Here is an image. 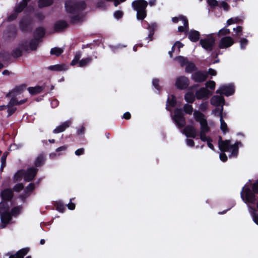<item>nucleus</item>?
I'll return each instance as SVG.
<instances>
[{"mask_svg":"<svg viewBox=\"0 0 258 258\" xmlns=\"http://www.w3.org/2000/svg\"><path fill=\"white\" fill-rule=\"evenodd\" d=\"M13 97L10 100L9 103L8 105H9V106H13L14 105H19L22 104L26 102L27 101V99L22 100L20 101H18L17 99L16 98V96H12Z\"/></svg>","mask_w":258,"mask_h":258,"instance_id":"nucleus-26","label":"nucleus"},{"mask_svg":"<svg viewBox=\"0 0 258 258\" xmlns=\"http://www.w3.org/2000/svg\"><path fill=\"white\" fill-rule=\"evenodd\" d=\"M133 9L137 11V18L143 20L146 16V8L148 3L144 0H136L132 3Z\"/></svg>","mask_w":258,"mask_h":258,"instance_id":"nucleus-5","label":"nucleus"},{"mask_svg":"<svg viewBox=\"0 0 258 258\" xmlns=\"http://www.w3.org/2000/svg\"><path fill=\"white\" fill-rule=\"evenodd\" d=\"M172 21L174 23H177L178 21L182 22L183 26H180L178 28L179 32H186L188 29V20L186 17L183 16H179L178 17H174L172 18Z\"/></svg>","mask_w":258,"mask_h":258,"instance_id":"nucleus-10","label":"nucleus"},{"mask_svg":"<svg viewBox=\"0 0 258 258\" xmlns=\"http://www.w3.org/2000/svg\"><path fill=\"white\" fill-rule=\"evenodd\" d=\"M233 30L236 31L237 36H240L242 35V27L238 26L236 28H234Z\"/></svg>","mask_w":258,"mask_h":258,"instance_id":"nucleus-51","label":"nucleus"},{"mask_svg":"<svg viewBox=\"0 0 258 258\" xmlns=\"http://www.w3.org/2000/svg\"><path fill=\"white\" fill-rule=\"evenodd\" d=\"M29 251L28 248H23L19 250L16 254L11 255L9 258H23Z\"/></svg>","mask_w":258,"mask_h":258,"instance_id":"nucleus-28","label":"nucleus"},{"mask_svg":"<svg viewBox=\"0 0 258 258\" xmlns=\"http://www.w3.org/2000/svg\"><path fill=\"white\" fill-rule=\"evenodd\" d=\"M239 144H240V143L238 142L231 144L229 140L223 141L221 137H220L218 141L219 149L223 152H231L230 157H235L237 156L238 151Z\"/></svg>","mask_w":258,"mask_h":258,"instance_id":"nucleus-3","label":"nucleus"},{"mask_svg":"<svg viewBox=\"0 0 258 258\" xmlns=\"http://www.w3.org/2000/svg\"><path fill=\"white\" fill-rule=\"evenodd\" d=\"M63 51V49L58 47H54L51 49L50 53L51 54L55 55L56 56H58L61 54Z\"/></svg>","mask_w":258,"mask_h":258,"instance_id":"nucleus-38","label":"nucleus"},{"mask_svg":"<svg viewBox=\"0 0 258 258\" xmlns=\"http://www.w3.org/2000/svg\"><path fill=\"white\" fill-rule=\"evenodd\" d=\"M186 67L185 69V71L186 73H191L193 71H194L195 68V64L192 62H189L187 61L186 64H185Z\"/></svg>","mask_w":258,"mask_h":258,"instance_id":"nucleus-39","label":"nucleus"},{"mask_svg":"<svg viewBox=\"0 0 258 258\" xmlns=\"http://www.w3.org/2000/svg\"><path fill=\"white\" fill-rule=\"evenodd\" d=\"M24 187L23 184L18 183L15 185L13 188L14 190L16 191H19L20 190L22 189Z\"/></svg>","mask_w":258,"mask_h":258,"instance_id":"nucleus-50","label":"nucleus"},{"mask_svg":"<svg viewBox=\"0 0 258 258\" xmlns=\"http://www.w3.org/2000/svg\"><path fill=\"white\" fill-rule=\"evenodd\" d=\"M39 43V40L37 39H33L30 41L28 44L24 47V49L26 50H36Z\"/></svg>","mask_w":258,"mask_h":258,"instance_id":"nucleus-22","label":"nucleus"},{"mask_svg":"<svg viewBox=\"0 0 258 258\" xmlns=\"http://www.w3.org/2000/svg\"><path fill=\"white\" fill-rule=\"evenodd\" d=\"M220 6L224 9V10H225L226 11H227L229 9L228 5L227 4V3H226L225 2H222L221 3Z\"/></svg>","mask_w":258,"mask_h":258,"instance_id":"nucleus-57","label":"nucleus"},{"mask_svg":"<svg viewBox=\"0 0 258 258\" xmlns=\"http://www.w3.org/2000/svg\"><path fill=\"white\" fill-rule=\"evenodd\" d=\"M186 144L190 147H193L194 146V141L191 139H187Z\"/></svg>","mask_w":258,"mask_h":258,"instance_id":"nucleus-61","label":"nucleus"},{"mask_svg":"<svg viewBox=\"0 0 258 258\" xmlns=\"http://www.w3.org/2000/svg\"><path fill=\"white\" fill-rule=\"evenodd\" d=\"M68 207L70 210H74L75 208V205L71 201L70 203L68 204Z\"/></svg>","mask_w":258,"mask_h":258,"instance_id":"nucleus-64","label":"nucleus"},{"mask_svg":"<svg viewBox=\"0 0 258 258\" xmlns=\"http://www.w3.org/2000/svg\"><path fill=\"white\" fill-rule=\"evenodd\" d=\"M65 7L69 16L73 22L80 20V12L85 8L84 1L80 0H69L66 2Z\"/></svg>","mask_w":258,"mask_h":258,"instance_id":"nucleus-2","label":"nucleus"},{"mask_svg":"<svg viewBox=\"0 0 258 258\" xmlns=\"http://www.w3.org/2000/svg\"><path fill=\"white\" fill-rule=\"evenodd\" d=\"M1 197L4 200H10L13 197V191L10 189H5L2 192Z\"/></svg>","mask_w":258,"mask_h":258,"instance_id":"nucleus-24","label":"nucleus"},{"mask_svg":"<svg viewBox=\"0 0 258 258\" xmlns=\"http://www.w3.org/2000/svg\"><path fill=\"white\" fill-rule=\"evenodd\" d=\"M230 33V30L226 28H224L219 30L218 33V36H223L229 34Z\"/></svg>","mask_w":258,"mask_h":258,"instance_id":"nucleus-44","label":"nucleus"},{"mask_svg":"<svg viewBox=\"0 0 258 258\" xmlns=\"http://www.w3.org/2000/svg\"><path fill=\"white\" fill-rule=\"evenodd\" d=\"M208 3L211 7H215L218 5V2L216 0H208Z\"/></svg>","mask_w":258,"mask_h":258,"instance_id":"nucleus-54","label":"nucleus"},{"mask_svg":"<svg viewBox=\"0 0 258 258\" xmlns=\"http://www.w3.org/2000/svg\"><path fill=\"white\" fill-rule=\"evenodd\" d=\"M211 95L206 88H202L196 92V97L198 99H207Z\"/></svg>","mask_w":258,"mask_h":258,"instance_id":"nucleus-15","label":"nucleus"},{"mask_svg":"<svg viewBox=\"0 0 258 258\" xmlns=\"http://www.w3.org/2000/svg\"><path fill=\"white\" fill-rule=\"evenodd\" d=\"M22 52L20 48H16L13 50V55L14 57H19L22 55Z\"/></svg>","mask_w":258,"mask_h":258,"instance_id":"nucleus-48","label":"nucleus"},{"mask_svg":"<svg viewBox=\"0 0 258 258\" xmlns=\"http://www.w3.org/2000/svg\"><path fill=\"white\" fill-rule=\"evenodd\" d=\"M223 106H222L220 108H216L213 111V113L215 116H219L220 118L221 116H223Z\"/></svg>","mask_w":258,"mask_h":258,"instance_id":"nucleus-43","label":"nucleus"},{"mask_svg":"<svg viewBox=\"0 0 258 258\" xmlns=\"http://www.w3.org/2000/svg\"><path fill=\"white\" fill-rule=\"evenodd\" d=\"M156 28V25L155 24H151L148 28L149 30V38H150V40H152V36L154 34V31Z\"/></svg>","mask_w":258,"mask_h":258,"instance_id":"nucleus-41","label":"nucleus"},{"mask_svg":"<svg viewBox=\"0 0 258 258\" xmlns=\"http://www.w3.org/2000/svg\"><path fill=\"white\" fill-rule=\"evenodd\" d=\"M37 172V169L34 168L28 169L26 172L24 171V179L27 181L33 179Z\"/></svg>","mask_w":258,"mask_h":258,"instance_id":"nucleus-17","label":"nucleus"},{"mask_svg":"<svg viewBox=\"0 0 258 258\" xmlns=\"http://www.w3.org/2000/svg\"><path fill=\"white\" fill-rule=\"evenodd\" d=\"M200 33L196 30H191L188 33V38L193 42H196L199 39Z\"/></svg>","mask_w":258,"mask_h":258,"instance_id":"nucleus-25","label":"nucleus"},{"mask_svg":"<svg viewBox=\"0 0 258 258\" xmlns=\"http://www.w3.org/2000/svg\"><path fill=\"white\" fill-rule=\"evenodd\" d=\"M52 3V0H39L38 5L39 7H44L50 6Z\"/></svg>","mask_w":258,"mask_h":258,"instance_id":"nucleus-37","label":"nucleus"},{"mask_svg":"<svg viewBox=\"0 0 258 258\" xmlns=\"http://www.w3.org/2000/svg\"><path fill=\"white\" fill-rule=\"evenodd\" d=\"M26 6V5H24L22 2L20 4H19L18 6H16V9H15V11H16V13H14L13 15H12L11 16H10L9 17L8 20L9 21H12V20H14L17 17V14L22 12V10H23V9Z\"/></svg>","mask_w":258,"mask_h":258,"instance_id":"nucleus-21","label":"nucleus"},{"mask_svg":"<svg viewBox=\"0 0 258 258\" xmlns=\"http://www.w3.org/2000/svg\"><path fill=\"white\" fill-rule=\"evenodd\" d=\"M240 43L241 48L244 49L248 43V40L246 38H242L240 40Z\"/></svg>","mask_w":258,"mask_h":258,"instance_id":"nucleus-47","label":"nucleus"},{"mask_svg":"<svg viewBox=\"0 0 258 258\" xmlns=\"http://www.w3.org/2000/svg\"><path fill=\"white\" fill-rule=\"evenodd\" d=\"M248 211L252 217L253 221L258 225V214L256 212L255 210L248 206Z\"/></svg>","mask_w":258,"mask_h":258,"instance_id":"nucleus-29","label":"nucleus"},{"mask_svg":"<svg viewBox=\"0 0 258 258\" xmlns=\"http://www.w3.org/2000/svg\"><path fill=\"white\" fill-rule=\"evenodd\" d=\"M176 104V100L175 99V97L173 95H171V96L168 97V99L167 100V105L166 108L169 110H170L168 109V105H170L171 107H173Z\"/></svg>","mask_w":258,"mask_h":258,"instance_id":"nucleus-36","label":"nucleus"},{"mask_svg":"<svg viewBox=\"0 0 258 258\" xmlns=\"http://www.w3.org/2000/svg\"><path fill=\"white\" fill-rule=\"evenodd\" d=\"M184 99L186 102L192 103L195 101V96L192 93L187 92L184 96Z\"/></svg>","mask_w":258,"mask_h":258,"instance_id":"nucleus-32","label":"nucleus"},{"mask_svg":"<svg viewBox=\"0 0 258 258\" xmlns=\"http://www.w3.org/2000/svg\"><path fill=\"white\" fill-rule=\"evenodd\" d=\"M34 188V185L33 183H30L29 185L26 187L27 192H30L32 191Z\"/></svg>","mask_w":258,"mask_h":258,"instance_id":"nucleus-59","label":"nucleus"},{"mask_svg":"<svg viewBox=\"0 0 258 258\" xmlns=\"http://www.w3.org/2000/svg\"><path fill=\"white\" fill-rule=\"evenodd\" d=\"M28 91L31 94V95H36L38 93H40L42 90H43V88L42 87H40V86H35L34 87H29L28 89Z\"/></svg>","mask_w":258,"mask_h":258,"instance_id":"nucleus-30","label":"nucleus"},{"mask_svg":"<svg viewBox=\"0 0 258 258\" xmlns=\"http://www.w3.org/2000/svg\"><path fill=\"white\" fill-rule=\"evenodd\" d=\"M48 69L54 71H63L68 69L67 66L63 64H58L53 66H50L48 67Z\"/></svg>","mask_w":258,"mask_h":258,"instance_id":"nucleus-23","label":"nucleus"},{"mask_svg":"<svg viewBox=\"0 0 258 258\" xmlns=\"http://www.w3.org/2000/svg\"><path fill=\"white\" fill-rule=\"evenodd\" d=\"M158 82H159V81L157 79H154L153 80V84L157 89H159V85H158Z\"/></svg>","mask_w":258,"mask_h":258,"instance_id":"nucleus-62","label":"nucleus"},{"mask_svg":"<svg viewBox=\"0 0 258 258\" xmlns=\"http://www.w3.org/2000/svg\"><path fill=\"white\" fill-rule=\"evenodd\" d=\"M240 21V19L238 18H231L227 20V25L229 26L230 25L237 23Z\"/></svg>","mask_w":258,"mask_h":258,"instance_id":"nucleus-45","label":"nucleus"},{"mask_svg":"<svg viewBox=\"0 0 258 258\" xmlns=\"http://www.w3.org/2000/svg\"><path fill=\"white\" fill-rule=\"evenodd\" d=\"M233 39L230 36H224L221 38L218 46L221 49L226 48L232 46L234 43Z\"/></svg>","mask_w":258,"mask_h":258,"instance_id":"nucleus-13","label":"nucleus"},{"mask_svg":"<svg viewBox=\"0 0 258 258\" xmlns=\"http://www.w3.org/2000/svg\"><path fill=\"white\" fill-rule=\"evenodd\" d=\"M206 85L207 87L211 89H214L216 86V83L213 81H210L207 82Z\"/></svg>","mask_w":258,"mask_h":258,"instance_id":"nucleus-49","label":"nucleus"},{"mask_svg":"<svg viewBox=\"0 0 258 258\" xmlns=\"http://www.w3.org/2000/svg\"><path fill=\"white\" fill-rule=\"evenodd\" d=\"M207 76L206 72H198L192 75V78L196 82H202L207 79Z\"/></svg>","mask_w":258,"mask_h":258,"instance_id":"nucleus-16","label":"nucleus"},{"mask_svg":"<svg viewBox=\"0 0 258 258\" xmlns=\"http://www.w3.org/2000/svg\"><path fill=\"white\" fill-rule=\"evenodd\" d=\"M183 46V44L179 41H177L174 45L172 46V50L175 49L176 47H177V52L179 53L180 50V49Z\"/></svg>","mask_w":258,"mask_h":258,"instance_id":"nucleus-46","label":"nucleus"},{"mask_svg":"<svg viewBox=\"0 0 258 258\" xmlns=\"http://www.w3.org/2000/svg\"><path fill=\"white\" fill-rule=\"evenodd\" d=\"M220 159L223 162H225L227 160V157L225 153H221L220 154Z\"/></svg>","mask_w":258,"mask_h":258,"instance_id":"nucleus-56","label":"nucleus"},{"mask_svg":"<svg viewBox=\"0 0 258 258\" xmlns=\"http://www.w3.org/2000/svg\"><path fill=\"white\" fill-rule=\"evenodd\" d=\"M45 160L44 157L43 155H39L36 159L35 162V165L36 166L38 167L41 165Z\"/></svg>","mask_w":258,"mask_h":258,"instance_id":"nucleus-42","label":"nucleus"},{"mask_svg":"<svg viewBox=\"0 0 258 258\" xmlns=\"http://www.w3.org/2000/svg\"><path fill=\"white\" fill-rule=\"evenodd\" d=\"M7 108H8V112L9 113V115H11L16 109V108L13 106H9V105H7Z\"/></svg>","mask_w":258,"mask_h":258,"instance_id":"nucleus-53","label":"nucleus"},{"mask_svg":"<svg viewBox=\"0 0 258 258\" xmlns=\"http://www.w3.org/2000/svg\"><path fill=\"white\" fill-rule=\"evenodd\" d=\"M81 57V53L80 52L76 53L74 58L71 63V65L74 66L78 63L79 67H83L89 64L92 60V58L91 56H89L86 58H83L80 60Z\"/></svg>","mask_w":258,"mask_h":258,"instance_id":"nucleus-9","label":"nucleus"},{"mask_svg":"<svg viewBox=\"0 0 258 258\" xmlns=\"http://www.w3.org/2000/svg\"><path fill=\"white\" fill-rule=\"evenodd\" d=\"M20 210L21 209L19 207H15L12 209L11 213H10L7 207H5L3 208L0 211V213H1V220L3 223L2 227H5L6 224L9 223V222L11 219L12 216H15L18 214L20 211Z\"/></svg>","mask_w":258,"mask_h":258,"instance_id":"nucleus-6","label":"nucleus"},{"mask_svg":"<svg viewBox=\"0 0 258 258\" xmlns=\"http://www.w3.org/2000/svg\"><path fill=\"white\" fill-rule=\"evenodd\" d=\"M25 24L27 25V21L26 20H23L21 23V27L24 30H27L25 26Z\"/></svg>","mask_w":258,"mask_h":258,"instance_id":"nucleus-63","label":"nucleus"},{"mask_svg":"<svg viewBox=\"0 0 258 258\" xmlns=\"http://www.w3.org/2000/svg\"><path fill=\"white\" fill-rule=\"evenodd\" d=\"M184 112L188 114H191L193 112V108L191 105L185 104L183 106Z\"/></svg>","mask_w":258,"mask_h":258,"instance_id":"nucleus-40","label":"nucleus"},{"mask_svg":"<svg viewBox=\"0 0 258 258\" xmlns=\"http://www.w3.org/2000/svg\"><path fill=\"white\" fill-rule=\"evenodd\" d=\"M183 133L186 137L193 138H195L197 135V130L192 125L186 126L183 130Z\"/></svg>","mask_w":258,"mask_h":258,"instance_id":"nucleus-14","label":"nucleus"},{"mask_svg":"<svg viewBox=\"0 0 258 258\" xmlns=\"http://www.w3.org/2000/svg\"><path fill=\"white\" fill-rule=\"evenodd\" d=\"M174 59L177 61L181 65V67H184L187 63V59L186 58L182 56H179L174 58Z\"/></svg>","mask_w":258,"mask_h":258,"instance_id":"nucleus-35","label":"nucleus"},{"mask_svg":"<svg viewBox=\"0 0 258 258\" xmlns=\"http://www.w3.org/2000/svg\"><path fill=\"white\" fill-rule=\"evenodd\" d=\"M122 12L120 11H116L114 14V17L117 19L121 18L122 16Z\"/></svg>","mask_w":258,"mask_h":258,"instance_id":"nucleus-55","label":"nucleus"},{"mask_svg":"<svg viewBox=\"0 0 258 258\" xmlns=\"http://www.w3.org/2000/svg\"><path fill=\"white\" fill-rule=\"evenodd\" d=\"M208 103L203 102L200 105L199 108L202 111H205L208 108Z\"/></svg>","mask_w":258,"mask_h":258,"instance_id":"nucleus-52","label":"nucleus"},{"mask_svg":"<svg viewBox=\"0 0 258 258\" xmlns=\"http://www.w3.org/2000/svg\"><path fill=\"white\" fill-rule=\"evenodd\" d=\"M193 116L195 119L200 124V139L203 142H207L208 147L212 150H214L213 145L211 143L210 138L206 136L210 131V127L208 125L207 119L205 115L199 110L194 111Z\"/></svg>","mask_w":258,"mask_h":258,"instance_id":"nucleus-1","label":"nucleus"},{"mask_svg":"<svg viewBox=\"0 0 258 258\" xmlns=\"http://www.w3.org/2000/svg\"><path fill=\"white\" fill-rule=\"evenodd\" d=\"M252 190L254 193H252L251 190L247 187H244L243 188L241 192V197L245 203H254L255 202V197L254 194L258 192V180L253 184Z\"/></svg>","mask_w":258,"mask_h":258,"instance_id":"nucleus-4","label":"nucleus"},{"mask_svg":"<svg viewBox=\"0 0 258 258\" xmlns=\"http://www.w3.org/2000/svg\"><path fill=\"white\" fill-rule=\"evenodd\" d=\"M71 124V121L67 120L57 126L54 130V134H58L63 132L67 128L69 127Z\"/></svg>","mask_w":258,"mask_h":258,"instance_id":"nucleus-20","label":"nucleus"},{"mask_svg":"<svg viewBox=\"0 0 258 258\" xmlns=\"http://www.w3.org/2000/svg\"><path fill=\"white\" fill-rule=\"evenodd\" d=\"M234 92V88L232 85H223L216 91V93L224 94L226 96H229Z\"/></svg>","mask_w":258,"mask_h":258,"instance_id":"nucleus-12","label":"nucleus"},{"mask_svg":"<svg viewBox=\"0 0 258 258\" xmlns=\"http://www.w3.org/2000/svg\"><path fill=\"white\" fill-rule=\"evenodd\" d=\"M84 152V148H80V149H79L75 151V154L77 156H80L81 155L83 154Z\"/></svg>","mask_w":258,"mask_h":258,"instance_id":"nucleus-58","label":"nucleus"},{"mask_svg":"<svg viewBox=\"0 0 258 258\" xmlns=\"http://www.w3.org/2000/svg\"><path fill=\"white\" fill-rule=\"evenodd\" d=\"M67 27V24L64 21H59L56 23L54 26L55 31L59 32Z\"/></svg>","mask_w":258,"mask_h":258,"instance_id":"nucleus-27","label":"nucleus"},{"mask_svg":"<svg viewBox=\"0 0 258 258\" xmlns=\"http://www.w3.org/2000/svg\"><path fill=\"white\" fill-rule=\"evenodd\" d=\"M25 89V85H20L15 87L12 89L7 95V97L9 96H17L20 94Z\"/></svg>","mask_w":258,"mask_h":258,"instance_id":"nucleus-18","label":"nucleus"},{"mask_svg":"<svg viewBox=\"0 0 258 258\" xmlns=\"http://www.w3.org/2000/svg\"><path fill=\"white\" fill-rule=\"evenodd\" d=\"M215 39L212 35H209L206 38L200 40L202 47L207 51H211L215 44Z\"/></svg>","mask_w":258,"mask_h":258,"instance_id":"nucleus-8","label":"nucleus"},{"mask_svg":"<svg viewBox=\"0 0 258 258\" xmlns=\"http://www.w3.org/2000/svg\"><path fill=\"white\" fill-rule=\"evenodd\" d=\"M44 35V29L42 28H38L36 30L34 33L35 39L39 40V39L42 37Z\"/></svg>","mask_w":258,"mask_h":258,"instance_id":"nucleus-31","label":"nucleus"},{"mask_svg":"<svg viewBox=\"0 0 258 258\" xmlns=\"http://www.w3.org/2000/svg\"><path fill=\"white\" fill-rule=\"evenodd\" d=\"M220 128L224 133H226L228 132V128L227 127V123L224 121L223 119V116H221L220 118Z\"/></svg>","mask_w":258,"mask_h":258,"instance_id":"nucleus-34","label":"nucleus"},{"mask_svg":"<svg viewBox=\"0 0 258 258\" xmlns=\"http://www.w3.org/2000/svg\"><path fill=\"white\" fill-rule=\"evenodd\" d=\"M6 155H4L1 159L2 161V168L3 169L6 164Z\"/></svg>","mask_w":258,"mask_h":258,"instance_id":"nucleus-60","label":"nucleus"},{"mask_svg":"<svg viewBox=\"0 0 258 258\" xmlns=\"http://www.w3.org/2000/svg\"><path fill=\"white\" fill-rule=\"evenodd\" d=\"M224 101V98L221 95H215L211 99V104L215 106H219L221 105L223 106Z\"/></svg>","mask_w":258,"mask_h":258,"instance_id":"nucleus-19","label":"nucleus"},{"mask_svg":"<svg viewBox=\"0 0 258 258\" xmlns=\"http://www.w3.org/2000/svg\"><path fill=\"white\" fill-rule=\"evenodd\" d=\"M24 176V171L19 170L18 171L14 176V180L15 182L19 181L21 180L23 176Z\"/></svg>","mask_w":258,"mask_h":258,"instance_id":"nucleus-33","label":"nucleus"},{"mask_svg":"<svg viewBox=\"0 0 258 258\" xmlns=\"http://www.w3.org/2000/svg\"><path fill=\"white\" fill-rule=\"evenodd\" d=\"M172 118L178 127L180 128L185 125V120L181 109H176Z\"/></svg>","mask_w":258,"mask_h":258,"instance_id":"nucleus-7","label":"nucleus"},{"mask_svg":"<svg viewBox=\"0 0 258 258\" xmlns=\"http://www.w3.org/2000/svg\"><path fill=\"white\" fill-rule=\"evenodd\" d=\"M189 84V80L188 78L183 76L177 77L175 82L176 87L180 90L185 89Z\"/></svg>","mask_w":258,"mask_h":258,"instance_id":"nucleus-11","label":"nucleus"}]
</instances>
